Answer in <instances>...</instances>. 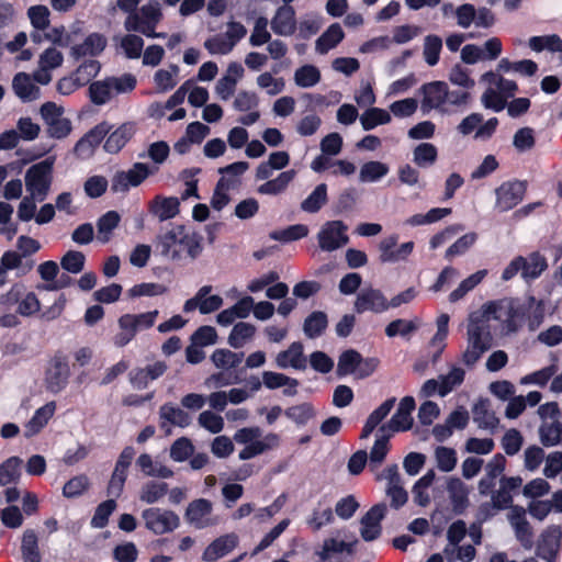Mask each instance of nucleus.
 <instances>
[{"label": "nucleus", "mask_w": 562, "mask_h": 562, "mask_svg": "<svg viewBox=\"0 0 562 562\" xmlns=\"http://www.w3.org/2000/svg\"><path fill=\"white\" fill-rule=\"evenodd\" d=\"M63 54L55 47L45 49L38 59V69L34 72V79L41 85H47L52 80L50 70L61 66Z\"/></svg>", "instance_id": "4be33fe9"}, {"label": "nucleus", "mask_w": 562, "mask_h": 562, "mask_svg": "<svg viewBox=\"0 0 562 562\" xmlns=\"http://www.w3.org/2000/svg\"><path fill=\"white\" fill-rule=\"evenodd\" d=\"M15 94L23 101H33L40 97V88L33 82L30 75L19 72L12 82Z\"/></svg>", "instance_id": "79ce46f5"}, {"label": "nucleus", "mask_w": 562, "mask_h": 562, "mask_svg": "<svg viewBox=\"0 0 562 562\" xmlns=\"http://www.w3.org/2000/svg\"><path fill=\"white\" fill-rule=\"evenodd\" d=\"M40 113L50 137L61 139L71 133V121L64 116L63 106L54 102H46L41 106Z\"/></svg>", "instance_id": "9b49d317"}, {"label": "nucleus", "mask_w": 562, "mask_h": 562, "mask_svg": "<svg viewBox=\"0 0 562 562\" xmlns=\"http://www.w3.org/2000/svg\"><path fill=\"white\" fill-rule=\"evenodd\" d=\"M524 267L521 268V278L526 282L538 279L548 268L547 258L540 252H531L522 257Z\"/></svg>", "instance_id": "4c0bfd02"}, {"label": "nucleus", "mask_w": 562, "mask_h": 562, "mask_svg": "<svg viewBox=\"0 0 562 562\" xmlns=\"http://www.w3.org/2000/svg\"><path fill=\"white\" fill-rule=\"evenodd\" d=\"M31 269L32 265H25L16 250H5L0 257V288L8 282L10 271H15L16 276H23Z\"/></svg>", "instance_id": "a878e982"}, {"label": "nucleus", "mask_w": 562, "mask_h": 562, "mask_svg": "<svg viewBox=\"0 0 562 562\" xmlns=\"http://www.w3.org/2000/svg\"><path fill=\"white\" fill-rule=\"evenodd\" d=\"M54 159L48 158L31 166L25 173V188L30 195L44 201L52 183Z\"/></svg>", "instance_id": "423d86ee"}, {"label": "nucleus", "mask_w": 562, "mask_h": 562, "mask_svg": "<svg viewBox=\"0 0 562 562\" xmlns=\"http://www.w3.org/2000/svg\"><path fill=\"white\" fill-rule=\"evenodd\" d=\"M114 42L119 53L128 59H138L143 54L144 40L136 34H132V32L115 36Z\"/></svg>", "instance_id": "e433bc0d"}, {"label": "nucleus", "mask_w": 562, "mask_h": 562, "mask_svg": "<svg viewBox=\"0 0 562 562\" xmlns=\"http://www.w3.org/2000/svg\"><path fill=\"white\" fill-rule=\"evenodd\" d=\"M89 95L91 102L97 105H102L109 102L114 97L109 78L91 83L89 87Z\"/></svg>", "instance_id": "774afa93"}, {"label": "nucleus", "mask_w": 562, "mask_h": 562, "mask_svg": "<svg viewBox=\"0 0 562 562\" xmlns=\"http://www.w3.org/2000/svg\"><path fill=\"white\" fill-rule=\"evenodd\" d=\"M37 271L41 278L47 282V284L43 286L44 290L56 291L70 283L69 277H61L59 280H56L59 268L55 261H45L41 263Z\"/></svg>", "instance_id": "58836bf2"}, {"label": "nucleus", "mask_w": 562, "mask_h": 562, "mask_svg": "<svg viewBox=\"0 0 562 562\" xmlns=\"http://www.w3.org/2000/svg\"><path fill=\"white\" fill-rule=\"evenodd\" d=\"M347 225L341 221H329L323 224L317 240L322 250L334 251L345 246L348 241Z\"/></svg>", "instance_id": "ddd939ff"}, {"label": "nucleus", "mask_w": 562, "mask_h": 562, "mask_svg": "<svg viewBox=\"0 0 562 562\" xmlns=\"http://www.w3.org/2000/svg\"><path fill=\"white\" fill-rule=\"evenodd\" d=\"M22 464V459L16 456L2 461L0 463V485L15 483L20 479Z\"/></svg>", "instance_id": "603ef678"}, {"label": "nucleus", "mask_w": 562, "mask_h": 562, "mask_svg": "<svg viewBox=\"0 0 562 562\" xmlns=\"http://www.w3.org/2000/svg\"><path fill=\"white\" fill-rule=\"evenodd\" d=\"M159 315L157 310L139 314L126 313L117 319V331L113 336L114 346L122 348L128 345L137 333L151 328Z\"/></svg>", "instance_id": "39448f33"}, {"label": "nucleus", "mask_w": 562, "mask_h": 562, "mask_svg": "<svg viewBox=\"0 0 562 562\" xmlns=\"http://www.w3.org/2000/svg\"><path fill=\"white\" fill-rule=\"evenodd\" d=\"M249 169V164L247 161H236L226 167L220 169V173L222 178L218 182L221 186H226L229 188H235L239 184L240 177Z\"/></svg>", "instance_id": "3c124183"}, {"label": "nucleus", "mask_w": 562, "mask_h": 562, "mask_svg": "<svg viewBox=\"0 0 562 562\" xmlns=\"http://www.w3.org/2000/svg\"><path fill=\"white\" fill-rule=\"evenodd\" d=\"M529 47L537 53L542 50L558 53L562 50V38L557 34L532 36L529 38Z\"/></svg>", "instance_id": "680f3d73"}, {"label": "nucleus", "mask_w": 562, "mask_h": 562, "mask_svg": "<svg viewBox=\"0 0 562 562\" xmlns=\"http://www.w3.org/2000/svg\"><path fill=\"white\" fill-rule=\"evenodd\" d=\"M295 177L296 171L293 169L282 171L276 178L265 181L258 186L257 193L270 196L279 195L288 189L289 184L294 180Z\"/></svg>", "instance_id": "473e14b6"}, {"label": "nucleus", "mask_w": 562, "mask_h": 562, "mask_svg": "<svg viewBox=\"0 0 562 562\" xmlns=\"http://www.w3.org/2000/svg\"><path fill=\"white\" fill-rule=\"evenodd\" d=\"M512 503V494H509L502 486H499L498 490L492 493L490 502L480 505L477 513L479 518L481 520H486L502 509H510V507H513Z\"/></svg>", "instance_id": "cd10ccee"}, {"label": "nucleus", "mask_w": 562, "mask_h": 562, "mask_svg": "<svg viewBox=\"0 0 562 562\" xmlns=\"http://www.w3.org/2000/svg\"><path fill=\"white\" fill-rule=\"evenodd\" d=\"M504 305L491 302L483 306L481 316L471 315L468 325L467 348L462 353V361L473 366L481 356L492 347V336L486 322L501 319Z\"/></svg>", "instance_id": "f257e3e1"}, {"label": "nucleus", "mask_w": 562, "mask_h": 562, "mask_svg": "<svg viewBox=\"0 0 562 562\" xmlns=\"http://www.w3.org/2000/svg\"><path fill=\"white\" fill-rule=\"evenodd\" d=\"M55 412V402H48L37 408L30 420L24 425V437L30 439L38 435L47 426Z\"/></svg>", "instance_id": "bb28decb"}, {"label": "nucleus", "mask_w": 562, "mask_h": 562, "mask_svg": "<svg viewBox=\"0 0 562 562\" xmlns=\"http://www.w3.org/2000/svg\"><path fill=\"white\" fill-rule=\"evenodd\" d=\"M271 30L279 36H291L296 31L295 10L291 5H281L271 19Z\"/></svg>", "instance_id": "b1692460"}, {"label": "nucleus", "mask_w": 562, "mask_h": 562, "mask_svg": "<svg viewBox=\"0 0 562 562\" xmlns=\"http://www.w3.org/2000/svg\"><path fill=\"white\" fill-rule=\"evenodd\" d=\"M391 434L385 432V426H381L375 435V441L373 447L371 448L369 458L370 467H379L385 459L389 452V439Z\"/></svg>", "instance_id": "a18cd8bd"}, {"label": "nucleus", "mask_w": 562, "mask_h": 562, "mask_svg": "<svg viewBox=\"0 0 562 562\" xmlns=\"http://www.w3.org/2000/svg\"><path fill=\"white\" fill-rule=\"evenodd\" d=\"M262 383L269 390L284 387L283 393L288 396L296 393L297 381L282 373L265 371L262 373Z\"/></svg>", "instance_id": "37998d69"}, {"label": "nucleus", "mask_w": 562, "mask_h": 562, "mask_svg": "<svg viewBox=\"0 0 562 562\" xmlns=\"http://www.w3.org/2000/svg\"><path fill=\"white\" fill-rule=\"evenodd\" d=\"M561 538L562 531L559 527H548L538 539L537 555L547 562H553L560 549Z\"/></svg>", "instance_id": "6ab92c4d"}, {"label": "nucleus", "mask_w": 562, "mask_h": 562, "mask_svg": "<svg viewBox=\"0 0 562 562\" xmlns=\"http://www.w3.org/2000/svg\"><path fill=\"white\" fill-rule=\"evenodd\" d=\"M486 274L487 270H479L462 280L459 285L449 294V301L451 303H456L462 300L470 291H472L483 281Z\"/></svg>", "instance_id": "864d4df0"}, {"label": "nucleus", "mask_w": 562, "mask_h": 562, "mask_svg": "<svg viewBox=\"0 0 562 562\" xmlns=\"http://www.w3.org/2000/svg\"><path fill=\"white\" fill-rule=\"evenodd\" d=\"M473 419L480 428L495 429L498 424V419L495 414L490 411L487 401H479L473 406Z\"/></svg>", "instance_id": "6e6d98bb"}, {"label": "nucleus", "mask_w": 562, "mask_h": 562, "mask_svg": "<svg viewBox=\"0 0 562 562\" xmlns=\"http://www.w3.org/2000/svg\"><path fill=\"white\" fill-rule=\"evenodd\" d=\"M159 416L161 420L160 426L162 428H168L170 425L184 428L192 422L191 416L186 411L169 403L160 407Z\"/></svg>", "instance_id": "c9c22d12"}, {"label": "nucleus", "mask_w": 562, "mask_h": 562, "mask_svg": "<svg viewBox=\"0 0 562 562\" xmlns=\"http://www.w3.org/2000/svg\"><path fill=\"white\" fill-rule=\"evenodd\" d=\"M386 512L384 504H378L371 507V509L361 518L360 533L363 540L372 541L375 540L381 533V520L383 519Z\"/></svg>", "instance_id": "5701e85b"}, {"label": "nucleus", "mask_w": 562, "mask_h": 562, "mask_svg": "<svg viewBox=\"0 0 562 562\" xmlns=\"http://www.w3.org/2000/svg\"><path fill=\"white\" fill-rule=\"evenodd\" d=\"M321 70L311 64L303 65L293 74L294 83L302 89L315 87L321 81Z\"/></svg>", "instance_id": "de8ad7c7"}, {"label": "nucleus", "mask_w": 562, "mask_h": 562, "mask_svg": "<svg viewBox=\"0 0 562 562\" xmlns=\"http://www.w3.org/2000/svg\"><path fill=\"white\" fill-rule=\"evenodd\" d=\"M211 285L201 286L196 293L183 304V311L191 313L198 310L201 314H211L221 308L223 305L222 296L212 294Z\"/></svg>", "instance_id": "dca6fc26"}, {"label": "nucleus", "mask_w": 562, "mask_h": 562, "mask_svg": "<svg viewBox=\"0 0 562 562\" xmlns=\"http://www.w3.org/2000/svg\"><path fill=\"white\" fill-rule=\"evenodd\" d=\"M162 19V9L158 0H149L136 13H131L124 20L127 32H138L149 38L160 37L156 26Z\"/></svg>", "instance_id": "20e7f679"}, {"label": "nucleus", "mask_w": 562, "mask_h": 562, "mask_svg": "<svg viewBox=\"0 0 562 562\" xmlns=\"http://www.w3.org/2000/svg\"><path fill=\"white\" fill-rule=\"evenodd\" d=\"M145 528L156 536L171 533L180 526V517L171 509L148 507L142 512Z\"/></svg>", "instance_id": "1a4fd4ad"}, {"label": "nucleus", "mask_w": 562, "mask_h": 562, "mask_svg": "<svg viewBox=\"0 0 562 562\" xmlns=\"http://www.w3.org/2000/svg\"><path fill=\"white\" fill-rule=\"evenodd\" d=\"M507 518L522 547L526 549L531 548L532 532L526 519V510L520 506L510 507Z\"/></svg>", "instance_id": "393cba45"}, {"label": "nucleus", "mask_w": 562, "mask_h": 562, "mask_svg": "<svg viewBox=\"0 0 562 562\" xmlns=\"http://www.w3.org/2000/svg\"><path fill=\"white\" fill-rule=\"evenodd\" d=\"M22 562H42L43 553L40 548V539L35 530L25 529L21 538Z\"/></svg>", "instance_id": "f704fd0d"}, {"label": "nucleus", "mask_w": 562, "mask_h": 562, "mask_svg": "<svg viewBox=\"0 0 562 562\" xmlns=\"http://www.w3.org/2000/svg\"><path fill=\"white\" fill-rule=\"evenodd\" d=\"M184 518L195 529H205L217 525L218 519L213 515V504L209 499L198 498L189 503Z\"/></svg>", "instance_id": "f8f14e48"}, {"label": "nucleus", "mask_w": 562, "mask_h": 562, "mask_svg": "<svg viewBox=\"0 0 562 562\" xmlns=\"http://www.w3.org/2000/svg\"><path fill=\"white\" fill-rule=\"evenodd\" d=\"M438 150L434 144L422 143L413 150V161L422 168L434 165L437 160Z\"/></svg>", "instance_id": "338daca9"}, {"label": "nucleus", "mask_w": 562, "mask_h": 562, "mask_svg": "<svg viewBox=\"0 0 562 562\" xmlns=\"http://www.w3.org/2000/svg\"><path fill=\"white\" fill-rule=\"evenodd\" d=\"M179 206L178 198L157 195L149 204V212L162 222L176 217Z\"/></svg>", "instance_id": "2f4dec72"}, {"label": "nucleus", "mask_w": 562, "mask_h": 562, "mask_svg": "<svg viewBox=\"0 0 562 562\" xmlns=\"http://www.w3.org/2000/svg\"><path fill=\"white\" fill-rule=\"evenodd\" d=\"M202 236L184 225H175L160 234L156 240V250L171 261L183 258L195 259L202 252Z\"/></svg>", "instance_id": "f03ea898"}, {"label": "nucleus", "mask_w": 562, "mask_h": 562, "mask_svg": "<svg viewBox=\"0 0 562 562\" xmlns=\"http://www.w3.org/2000/svg\"><path fill=\"white\" fill-rule=\"evenodd\" d=\"M395 404V398H389L375 408L368 417L361 438H368L375 427L389 415Z\"/></svg>", "instance_id": "5fc2aeb1"}, {"label": "nucleus", "mask_w": 562, "mask_h": 562, "mask_svg": "<svg viewBox=\"0 0 562 562\" xmlns=\"http://www.w3.org/2000/svg\"><path fill=\"white\" fill-rule=\"evenodd\" d=\"M280 438L277 434L269 432L261 436L260 438H257L255 441H252L247 447H244L239 451V459L240 460H249L251 458H255L268 450L274 449L279 446Z\"/></svg>", "instance_id": "72a5a7b5"}, {"label": "nucleus", "mask_w": 562, "mask_h": 562, "mask_svg": "<svg viewBox=\"0 0 562 562\" xmlns=\"http://www.w3.org/2000/svg\"><path fill=\"white\" fill-rule=\"evenodd\" d=\"M106 46V38L99 33L88 35L80 44L71 46L70 54L75 59L94 57L101 54Z\"/></svg>", "instance_id": "c756f323"}, {"label": "nucleus", "mask_w": 562, "mask_h": 562, "mask_svg": "<svg viewBox=\"0 0 562 562\" xmlns=\"http://www.w3.org/2000/svg\"><path fill=\"white\" fill-rule=\"evenodd\" d=\"M447 491L456 509H462L468 503L469 488L458 477L448 481Z\"/></svg>", "instance_id": "e2e57ef3"}, {"label": "nucleus", "mask_w": 562, "mask_h": 562, "mask_svg": "<svg viewBox=\"0 0 562 562\" xmlns=\"http://www.w3.org/2000/svg\"><path fill=\"white\" fill-rule=\"evenodd\" d=\"M256 83L258 88L270 97L280 94L285 89L284 79L282 77H276L268 71L260 74L256 79Z\"/></svg>", "instance_id": "69168bd1"}, {"label": "nucleus", "mask_w": 562, "mask_h": 562, "mask_svg": "<svg viewBox=\"0 0 562 562\" xmlns=\"http://www.w3.org/2000/svg\"><path fill=\"white\" fill-rule=\"evenodd\" d=\"M276 364L280 369H305L306 358L303 353V346L300 342H293L286 350L276 356Z\"/></svg>", "instance_id": "7c9ffc66"}, {"label": "nucleus", "mask_w": 562, "mask_h": 562, "mask_svg": "<svg viewBox=\"0 0 562 562\" xmlns=\"http://www.w3.org/2000/svg\"><path fill=\"white\" fill-rule=\"evenodd\" d=\"M120 223V215L115 211H109L101 216L97 224V238L102 243H108L111 238L112 232Z\"/></svg>", "instance_id": "0e129e2a"}, {"label": "nucleus", "mask_w": 562, "mask_h": 562, "mask_svg": "<svg viewBox=\"0 0 562 562\" xmlns=\"http://www.w3.org/2000/svg\"><path fill=\"white\" fill-rule=\"evenodd\" d=\"M136 464L147 476L169 479L173 475L172 470L159 462L154 461L147 453L140 454L136 461Z\"/></svg>", "instance_id": "8fccbe9b"}, {"label": "nucleus", "mask_w": 562, "mask_h": 562, "mask_svg": "<svg viewBox=\"0 0 562 562\" xmlns=\"http://www.w3.org/2000/svg\"><path fill=\"white\" fill-rule=\"evenodd\" d=\"M156 171L157 168H151L143 162H136L128 170L117 172L113 177L111 189L114 192H126L130 188L139 186Z\"/></svg>", "instance_id": "4468645a"}, {"label": "nucleus", "mask_w": 562, "mask_h": 562, "mask_svg": "<svg viewBox=\"0 0 562 562\" xmlns=\"http://www.w3.org/2000/svg\"><path fill=\"white\" fill-rule=\"evenodd\" d=\"M168 492V485L164 482L149 481L139 492V499L148 505L158 503Z\"/></svg>", "instance_id": "052dcab7"}, {"label": "nucleus", "mask_w": 562, "mask_h": 562, "mask_svg": "<svg viewBox=\"0 0 562 562\" xmlns=\"http://www.w3.org/2000/svg\"><path fill=\"white\" fill-rule=\"evenodd\" d=\"M422 110L428 113L431 110H437L440 113L448 112V105H463L470 99V92L450 90L448 85L443 81H432L424 85L420 88Z\"/></svg>", "instance_id": "7ed1b4c3"}, {"label": "nucleus", "mask_w": 562, "mask_h": 562, "mask_svg": "<svg viewBox=\"0 0 562 562\" xmlns=\"http://www.w3.org/2000/svg\"><path fill=\"white\" fill-rule=\"evenodd\" d=\"M110 131L108 123L103 122L88 132L75 146V153L79 157H89Z\"/></svg>", "instance_id": "c85d7f7f"}, {"label": "nucleus", "mask_w": 562, "mask_h": 562, "mask_svg": "<svg viewBox=\"0 0 562 562\" xmlns=\"http://www.w3.org/2000/svg\"><path fill=\"white\" fill-rule=\"evenodd\" d=\"M360 124L364 131H371L392 121L391 113L381 108L370 106L360 115Z\"/></svg>", "instance_id": "09e8293b"}, {"label": "nucleus", "mask_w": 562, "mask_h": 562, "mask_svg": "<svg viewBox=\"0 0 562 562\" xmlns=\"http://www.w3.org/2000/svg\"><path fill=\"white\" fill-rule=\"evenodd\" d=\"M134 133L135 126L133 123L122 124L110 134V136L104 143V149L111 154L120 151L128 142V139L133 136Z\"/></svg>", "instance_id": "c03bdc74"}, {"label": "nucleus", "mask_w": 562, "mask_h": 562, "mask_svg": "<svg viewBox=\"0 0 562 562\" xmlns=\"http://www.w3.org/2000/svg\"><path fill=\"white\" fill-rule=\"evenodd\" d=\"M390 171V167L379 160L364 162L359 170V181L361 183H374L382 180Z\"/></svg>", "instance_id": "49530a36"}, {"label": "nucleus", "mask_w": 562, "mask_h": 562, "mask_svg": "<svg viewBox=\"0 0 562 562\" xmlns=\"http://www.w3.org/2000/svg\"><path fill=\"white\" fill-rule=\"evenodd\" d=\"M334 521V514L329 506H323L321 503L312 510L306 518V525L317 531L321 528L330 525Z\"/></svg>", "instance_id": "bf43d9fd"}, {"label": "nucleus", "mask_w": 562, "mask_h": 562, "mask_svg": "<svg viewBox=\"0 0 562 562\" xmlns=\"http://www.w3.org/2000/svg\"><path fill=\"white\" fill-rule=\"evenodd\" d=\"M415 408V401L411 396L403 397L398 404L395 414L390 422L384 425L385 432L391 434L408 430L413 425L412 412Z\"/></svg>", "instance_id": "412c9836"}, {"label": "nucleus", "mask_w": 562, "mask_h": 562, "mask_svg": "<svg viewBox=\"0 0 562 562\" xmlns=\"http://www.w3.org/2000/svg\"><path fill=\"white\" fill-rule=\"evenodd\" d=\"M0 304L5 307L16 304V313L24 317L32 316L41 310L37 295L32 291H27L23 283L12 284L5 293L0 295Z\"/></svg>", "instance_id": "6e6552de"}, {"label": "nucleus", "mask_w": 562, "mask_h": 562, "mask_svg": "<svg viewBox=\"0 0 562 562\" xmlns=\"http://www.w3.org/2000/svg\"><path fill=\"white\" fill-rule=\"evenodd\" d=\"M345 37V33L340 24L334 23L316 40L315 50L321 55L327 54L335 48Z\"/></svg>", "instance_id": "ea45409f"}, {"label": "nucleus", "mask_w": 562, "mask_h": 562, "mask_svg": "<svg viewBox=\"0 0 562 562\" xmlns=\"http://www.w3.org/2000/svg\"><path fill=\"white\" fill-rule=\"evenodd\" d=\"M238 543L239 537L235 532L222 535L205 548L202 559L205 562H215L233 552Z\"/></svg>", "instance_id": "a211bd4d"}, {"label": "nucleus", "mask_w": 562, "mask_h": 562, "mask_svg": "<svg viewBox=\"0 0 562 562\" xmlns=\"http://www.w3.org/2000/svg\"><path fill=\"white\" fill-rule=\"evenodd\" d=\"M211 361L216 369L228 371L238 367L243 361V353L233 352L228 349H216Z\"/></svg>", "instance_id": "13d9d810"}, {"label": "nucleus", "mask_w": 562, "mask_h": 562, "mask_svg": "<svg viewBox=\"0 0 562 562\" xmlns=\"http://www.w3.org/2000/svg\"><path fill=\"white\" fill-rule=\"evenodd\" d=\"M524 182L514 180L502 183L496 190V207L501 212H507L518 205L525 195Z\"/></svg>", "instance_id": "f3484780"}, {"label": "nucleus", "mask_w": 562, "mask_h": 562, "mask_svg": "<svg viewBox=\"0 0 562 562\" xmlns=\"http://www.w3.org/2000/svg\"><path fill=\"white\" fill-rule=\"evenodd\" d=\"M376 479L385 482V493L391 498L392 507L400 508L407 502V493L403 487L396 464L386 467L376 475Z\"/></svg>", "instance_id": "2eb2a0df"}, {"label": "nucleus", "mask_w": 562, "mask_h": 562, "mask_svg": "<svg viewBox=\"0 0 562 562\" xmlns=\"http://www.w3.org/2000/svg\"><path fill=\"white\" fill-rule=\"evenodd\" d=\"M355 308L358 313H382L390 308V304L380 290L368 288L362 289L357 295Z\"/></svg>", "instance_id": "aec40b11"}, {"label": "nucleus", "mask_w": 562, "mask_h": 562, "mask_svg": "<svg viewBox=\"0 0 562 562\" xmlns=\"http://www.w3.org/2000/svg\"><path fill=\"white\" fill-rule=\"evenodd\" d=\"M247 34L245 25L237 21H228L224 33L210 36L204 42L211 55H228Z\"/></svg>", "instance_id": "0eeeda50"}, {"label": "nucleus", "mask_w": 562, "mask_h": 562, "mask_svg": "<svg viewBox=\"0 0 562 562\" xmlns=\"http://www.w3.org/2000/svg\"><path fill=\"white\" fill-rule=\"evenodd\" d=\"M70 368L64 355H55L47 363L44 373V386L52 394L60 393L68 384Z\"/></svg>", "instance_id": "9d476101"}, {"label": "nucleus", "mask_w": 562, "mask_h": 562, "mask_svg": "<svg viewBox=\"0 0 562 562\" xmlns=\"http://www.w3.org/2000/svg\"><path fill=\"white\" fill-rule=\"evenodd\" d=\"M179 72L180 68L173 64L167 68L158 69L153 77L156 91L166 93L172 90L179 81Z\"/></svg>", "instance_id": "a19ab883"}, {"label": "nucleus", "mask_w": 562, "mask_h": 562, "mask_svg": "<svg viewBox=\"0 0 562 562\" xmlns=\"http://www.w3.org/2000/svg\"><path fill=\"white\" fill-rule=\"evenodd\" d=\"M255 334L256 327L252 324L237 323L228 336V344L233 348H241L254 338Z\"/></svg>", "instance_id": "4d7b16f0"}]
</instances>
